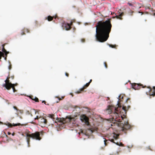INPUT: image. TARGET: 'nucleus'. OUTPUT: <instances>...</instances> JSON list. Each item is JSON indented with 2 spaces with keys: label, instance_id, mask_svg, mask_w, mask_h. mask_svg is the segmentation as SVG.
I'll list each match as a JSON object with an SVG mask.
<instances>
[{
  "label": "nucleus",
  "instance_id": "obj_14",
  "mask_svg": "<svg viewBox=\"0 0 155 155\" xmlns=\"http://www.w3.org/2000/svg\"><path fill=\"white\" fill-rule=\"evenodd\" d=\"M23 124H21L20 123H18V124H13V125H12L11 123L8 124V126L10 127H12L13 126H23Z\"/></svg>",
  "mask_w": 155,
  "mask_h": 155
},
{
  "label": "nucleus",
  "instance_id": "obj_36",
  "mask_svg": "<svg viewBox=\"0 0 155 155\" xmlns=\"http://www.w3.org/2000/svg\"><path fill=\"white\" fill-rule=\"evenodd\" d=\"M107 141V140L105 139L104 140V144L105 145V146L106 145V142Z\"/></svg>",
  "mask_w": 155,
  "mask_h": 155
},
{
  "label": "nucleus",
  "instance_id": "obj_33",
  "mask_svg": "<svg viewBox=\"0 0 155 155\" xmlns=\"http://www.w3.org/2000/svg\"><path fill=\"white\" fill-rule=\"evenodd\" d=\"M152 14L153 15H155V10L153 11Z\"/></svg>",
  "mask_w": 155,
  "mask_h": 155
},
{
  "label": "nucleus",
  "instance_id": "obj_6",
  "mask_svg": "<svg viewBox=\"0 0 155 155\" xmlns=\"http://www.w3.org/2000/svg\"><path fill=\"white\" fill-rule=\"evenodd\" d=\"M10 77L8 76L7 77V79L5 81V84L3 85V87H5L8 90H9L11 88V85H12L13 84L10 82L9 79Z\"/></svg>",
  "mask_w": 155,
  "mask_h": 155
},
{
  "label": "nucleus",
  "instance_id": "obj_44",
  "mask_svg": "<svg viewBox=\"0 0 155 155\" xmlns=\"http://www.w3.org/2000/svg\"><path fill=\"white\" fill-rule=\"evenodd\" d=\"M14 134H15L14 133H13L12 134V136H14Z\"/></svg>",
  "mask_w": 155,
  "mask_h": 155
},
{
  "label": "nucleus",
  "instance_id": "obj_29",
  "mask_svg": "<svg viewBox=\"0 0 155 155\" xmlns=\"http://www.w3.org/2000/svg\"><path fill=\"white\" fill-rule=\"evenodd\" d=\"M12 68V65L10 63L9 64V65L8 66V69L9 70H10Z\"/></svg>",
  "mask_w": 155,
  "mask_h": 155
},
{
  "label": "nucleus",
  "instance_id": "obj_5",
  "mask_svg": "<svg viewBox=\"0 0 155 155\" xmlns=\"http://www.w3.org/2000/svg\"><path fill=\"white\" fill-rule=\"evenodd\" d=\"M35 120H38L39 123L41 125H46L47 124V120L45 118L40 116H37L35 118Z\"/></svg>",
  "mask_w": 155,
  "mask_h": 155
},
{
  "label": "nucleus",
  "instance_id": "obj_37",
  "mask_svg": "<svg viewBox=\"0 0 155 155\" xmlns=\"http://www.w3.org/2000/svg\"><path fill=\"white\" fill-rule=\"evenodd\" d=\"M153 88L154 90V91H153L152 92H155V86L153 87Z\"/></svg>",
  "mask_w": 155,
  "mask_h": 155
},
{
  "label": "nucleus",
  "instance_id": "obj_48",
  "mask_svg": "<svg viewBox=\"0 0 155 155\" xmlns=\"http://www.w3.org/2000/svg\"><path fill=\"white\" fill-rule=\"evenodd\" d=\"M119 108H121V107H120Z\"/></svg>",
  "mask_w": 155,
  "mask_h": 155
},
{
  "label": "nucleus",
  "instance_id": "obj_43",
  "mask_svg": "<svg viewBox=\"0 0 155 155\" xmlns=\"http://www.w3.org/2000/svg\"><path fill=\"white\" fill-rule=\"evenodd\" d=\"M130 106H128L127 109H129V108H130Z\"/></svg>",
  "mask_w": 155,
  "mask_h": 155
},
{
  "label": "nucleus",
  "instance_id": "obj_3",
  "mask_svg": "<svg viewBox=\"0 0 155 155\" xmlns=\"http://www.w3.org/2000/svg\"><path fill=\"white\" fill-rule=\"evenodd\" d=\"M40 133L42 135L43 134V132L42 131ZM26 137H27V142L28 145L30 142V137L32 138L33 139L38 140H40L41 139V138L40 137V132L38 131L36 132L31 134L26 133Z\"/></svg>",
  "mask_w": 155,
  "mask_h": 155
},
{
  "label": "nucleus",
  "instance_id": "obj_16",
  "mask_svg": "<svg viewBox=\"0 0 155 155\" xmlns=\"http://www.w3.org/2000/svg\"><path fill=\"white\" fill-rule=\"evenodd\" d=\"M25 32L27 33L29 32V30L27 28H24L23 30L22 31L21 33V35H23L25 34Z\"/></svg>",
  "mask_w": 155,
  "mask_h": 155
},
{
  "label": "nucleus",
  "instance_id": "obj_30",
  "mask_svg": "<svg viewBox=\"0 0 155 155\" xmlns=\"http://www.w3.org/2000/svg\"><path fill=\"white\" fill-rule=\"evenodd\" d=\"M116 144H117V145H120L119 144V143H116ZM120 145L123 146V144L122 143H120Z\"/></svg>",
  "mask_w": 155,
  "mask_h": 155
},
{
  "label": "nucleus",
  "instance_id": "obj_4",
  "mask_svg": "<svg viewBox=\"0 0 155 155\" xmlns=\"http://www.w3.org/2000/svg\"><path fill=\"white\" fill-rule=\"evenodd\" d=\"M58 121L59 122L62 123L63 124L67 123H72L74 124L75 121V119L74 117L69 116L66 117L65 118H58Z\"/></svg>",
  "mask_w": 155,
  "mask_h": 155
},
{
  "label": "nucleus",
  "instance_id": "obj_10",
  "mask_svg": "<svg viewBox=\"0 0 155 155\" xmlns=\"http://www.w3.org/2000/svg\"><path fill=\"white\" fill-rule=\"evenodd\" d=\"M62 26L63 29L65 28L66 30H69L71 28L69 24L66 23L64 22L62 23Z\"/></svg>",
  "mask_w": 155,
  "mask_h": 155
},
{
  "label": "nucleus",
  "instance_id": "obj_31",
  "mask_svg": "<svg viewBox=\"0 0 155 155\" xmlns=\"http://www.w3.org/2000/svg\"><path fill=\"white\" fill-rule=\"evenodd\" d=\"M81 41L82 42H84L85 41V40L84 39L82 38L81 39Z\"/></svg>",
  "mask_w": 155,
  "mask_h": 155
},
{
  "label": "nucleus",
  "instance_id": "obj_21",
  "mask_svg": "<svg viewBox=\"0 0 155 155\" xmlns=\"http://www.w3.org/2000/svg\"><path fill=\"white\" fill-rule=\"evenodd\" d=\"M2 57H4V54L3 52L0 51V59Z\"/></svg>",
  "mask_w": 155,
  "mask_h": 155
},
{
  "label": "nucleus",
  "instance_id": "obj_23",
  "mask_svg": "<svg viewBox=\"0 0 155 155\" xmlns=\"http://www.w3.org/2000/svg\"><path fill=\"white\" fill-rule=\"evenodd\" d=\"M114 134L115 135H114V136H113V137L116 140L118 138V137L119 136V135H117V134Z\"/></svg>",
  "mask_w": 155,
  "mask_h": 155
},
{
  "label": "nucleus",
  "instance_id": "obj_25",
  "mask_svg": "<svg viewBox=\"0 0 155 155\" xmlns=\"http://www.w3.org/2000/svg\"><path fill=\"white\" fill-rule=\"evenodd\" d=\"M134 3H130L129 2H128L127 3V4L129 5V6H133V4Z\"/></svg>",
  "mask_w": 155,
  "mask_h": 155
},
{
  "label": "nucleus",
  "instance_id": "obj_42",
  "mask_svg": "<svg viewBox=\"0 0 155 155\" xmlns=\"http://www.w3.org/2000/svg\"><path fill=\"white\" fill-rule=\"evenodd\" d=\"M140 13H141V15H142L143 14V13L142 12H141Z\"/></svg>",
  "mask_w": 155,
  "mask_h": 155
},
{
  "label": "nucleus",
  "instance_id": "obj_24",
  "mask_svg": "<svg viewBox=\"0 0 155 155\" xmlns=\"http://www.w3.org/2000/svg\"><path fill=\"white\" fill-rule=\"evenodd\" d=\"M34 101H35V102H38L39 101L38 99V98L35 97L34 98Z\"/></svg>",
  "mask_w": 155,
  "mask_h": 155
},
{
  "label": "nucleus",
  "instance_id": "obj_47",
  "mask_svg": "<svg viewBox=\"0 0 155 155\" xmlns=\"http://www.w3.org/2000/svg\"><path fill=\"white\" fill-rule=\"evenodd\" d=\"M8 134H10V133H8Z\"/></svg>",
  "mask_w": 155,
  "mask_h": 155
},
{
  "label": "nucleus",
  "instance_id": "obj_20",
  "mask_svg": "<svg viewBox=\"0 0 155 155\" xmlns=\"http://www.w3.org/2000/svg\"><path fill=\"white\" fill-rule=\"evenodd\" d=\"M48 117L51 118L52 119L54 120V114H49L48 115Z\"/></svg>",
  "mask_w": 155,
  "mask_h": 155
},
{
  "label": "nucleus",
  "instance_id": "obj_1",
  "mask_svg": "<svg viewBox=\"0 0 155 155\" xmlns=\"http://www.w3.org/2000/svg\"><path fill=\"white\" fill-rule=\"evenodd\" d=\"M122 108L124 112L123 115L121 111H119L118 108H116L112 105H109L107 111L109 114H112V120L115 121L117 125L120 127L123 131H125L130 129L131 126L129 124L125 115L127 110L126 107L123 106Z\"/></svg>",
  "mask_w": 155,
  "mask_h": 155
},
{
  "label": "nucleus",
  "instance_id": "obj_7",
  "mask_svg": "<svg viewBox=\"0 0 155 155\" xmlns=\"http://www.w3.org/2000/svg\"><path fill=\"white\" fill-rule=\"evenodd\" d=\"M132 87L135 90H139L141 87L142 88L147 87L146 86H143L142 84H136L134 83L132 84Z\"/></svg>",
  "mask_w": 155,
  "mask_h": 155
},
{
  "label": "nucleus",
  "instance_id": "obj_39",
  "mask_svg": "<svg viewBox=\"0 0 155 155\" xmlns=\"http://www.w3.org/2000/svg\"><path fill=\"white\" fill-rule=\"evenodd\" d=\"M73 24V22L72 21H71V23L70 24H69L70 25H71V26Z\"/></svg>",
  "mask_w": 155,
  "mask_h": 155
},
{
  "label": "nucleus",
  "instance_id": "obj_9",
  "mask_svg": "<svg viewBox=\"0 0 155 155\" xmlns=\"http://www.w3.org/2000/svg\"><path fill=\"white\" fill-rule=\"evenodd\" d=\"M92 80L91 79L90 80V81L87 83H86L83 87L80 89L79 90L77 91L76 93L78 94L80 93L81 91H83L90 84V83L91 82Z\"/></svg>",
  "mask_w": 155,
  "mask_h": 155
},
{
  "label": "nucleus",
  "instance_id": "obj_46",
  "mask_svg": "<svg viewBox=\"0 0 155 155\" xmlns=\"http://www.w3.org/2000/svg\"><path fill=\"white\" fill-rule=\"evenodd\" d=\"M56 102H57V103H58V101H56Z\"/></svg>",
  "mask_w": 155,
  "mask_h": 155
},
{
  "label": "nucleus",
  "instance_id": "obj_12",
  "mask_svg": "<svg viewBox=\"0 0 155 155\" xmlns=\"http://www.w3.org/2000/svg\"><path fill=\"white\" fill-rule=\"evenodd\" d=\"M147 87L149 89V95L150 96H152L153 97L155 96V92H152V89L150 87Z\"/></svg>",
  "mask_w": 155,
  "mask_h": 155
},
{
  "label": "nucleus",
  "instance_id": "obj_15",
  "mask_svg": "<svg viewBox=\"0 0 155 155\" xmlns=\"http://www.w3.org/2000/svg\"><path fill=\"white\" fill-rule=\"evenodd\" d=\"M53 18H54L55 19H56L57 18H58V16H55L54 17H52L51 16H48L47 19L48 21H50L53 20Z\"/></svg>",
  "mask_w": 155,
  "mask_h": 155
},
{
  "label": "nucleus",
  "instance_id": "obj_26",
  "mask_svg": "<svg viewBox=\"0 0 155 155\" xmlns=\"http://www.w3.org/2000/svg\"><path fill=\"white\" fill-rule=\"evenodd\" d=\"M104 64L105 66V67L106 68H107V63L106 62H104Z\"/></svg>",
  "mask_w": 155,
  "mask_h": 155
},
{
  "label": "nucleus",
  "instance_id": "obj_11",
  "mask_svg": "<svg viewBox=\"0 0 155 155\" xmlns=\"http://www.w3.org/2000/svg\"><path fill=\"white\" fill-rule=\"evenodd\" d=\"M5 44H4L2 45V51L3 52L5 53V56H7V54L9 53V52L7 51L4 48V47L5 45Z\"/></svg>",
  "mask_w": 155,
  "mask_h": 155
},
{
  "label": "nucleus",
  "instance_id": "obj_34",
  "mask_svg": "<svg viewBox=\"0 0 155 155\" xmlns=\"http://www.w3.org/2000/svg\"><path fill=\"white\" fill-rule=\"evenodd\" d=\"M65 74L66 75V76H67V77H68L69 76V74L67 73H65Z\"/></svg>",
  "mask_w": 155,
  "mask_h": 155
},
{
  "label": "nucleus",
  "instance_id": "obj_41",
  "mask_svg": "<svg viewBox=\"0 0 155 155\" xmlns=\"http://www.w3.org/2000/svg\"><path fill=\"white\" fill-rule=\"evenodd\" d=\"M7 56H5V60H6L7 59Z\"/></svg>",
  "mask_w": 155,
  "mask_h": 155
},
{
  "label": "nucleus",
  "instance_id": "obj_28",
  "mask_svg": "<svg viewBox=\"0 0 155 155\" xmlns=\"http://www.w3.org/2000/svg\"><path fill=\"white\" fill-rule=\"evenodd\" d=\"M13 108L15 109V110L16 111H17L18 110V108L15 106H14L13 107Z\"/></svg>",
  "mask_w": 155,
  "mask_h": 155
},
{
  "label": "nucleus",
  "instance_id": "obj_2",
  "mask_svg": "<svg viewBox=\"0 0 155 155\" xmlns=\"http://www.w3.org/2000/svg\"><path fill=\"white\" fill-rule=\"evenodd\" d=\"M96 38L97 40L100 42H104L107 40L109 37L112 28L110 19L104 21H100L96 25Z\"/></svg>",
  "mask_w": 155,
  "mask_h": 155
},
{
  "label": "nucleus",
  "instance_id": "obj_13",
  "mask_svg": "<svg viewBox=\"0 0 155 155\" xmlns=\"http://www.w3.org/2000/svg\"><path fill=\"white\" fill-rule=\"evenodd\" d=\"M124 13L122 12L119 15H116V16H115L113 17V18H116L117 19H122V16L124 15Z\"/></svg>",
  "mask_w": 155,
  "mask_h": 155
},
{
  "label": "nucleus",
  "instance_id": "obj_8",
  "mask_svg": "<svg viewBox=\"0 0 155 155\" xmlns=\"http://www.w3.org/2000/svg\"><path fill=\"white\" fill-rule=\"evenodd\" d=\"M81 120L83 122H85L87 125H89V118L85 115H82L81 116Z\"/></svg>",
  "mask_w": 155,
  "mask_h": 155
},
{
  "label": "nucleus",
  "instance_id": "obj_40",
  "mask_svg": "<svg viewBox=\"0 0 155 155\" xmlns=\"http://www.w3.org/2000/svg\"><path fill=\"white\" fill-rule=\"evenodd\" d=\"M11 78H12V79H13L14 78V76H11Z\"/></svg>",
  "mask_w": 155,
  "mask_h": 155
},
{
  "label": "nucleus",
  "instance_id": "obj_35",
  "mask_svg": "<svg viewBox=\"0 0 155 155\" xmlns=\"http://www.w3.org/2000/svg\"><path fill=\"white\" fill-rule=\"evenodd\" d=\"M110 141H111V142H113V143H115L114 142V139H111V140H110Z\"/></svg>",
  "mask_w": 155,
  "mask_h": 155
},
{
  "label": "nucleus",
  "instance_id": "obj_45",
  "mask_svg": "<svg viewBox=\"0 0 155 155\" xmlns=\"http://www.w3.org/2000/svg\"><path fill=\"white\" fill-rule=\"evenodd\" d=\"M141 12H140V11L138 12L139 13H140Z\"/></svg>",
  "mask_w": 155,
  "mask_h": 155
},
{
  "label": "nucleus",
  "instance_id": "obj_27",
  "mask_svg": "<svg viewBox=\"0 0 155 155\" xmlns=\"http://www.w3.org/2000/svg\"><path fill=\"white\" fill-rule=\"evenodd\" d=\"M35 97L33 96H30V98L32 100H34V98Z\"/></svg>",
  "mask_w": 155,
  "mask_h": 155
},
{
  "label": "nucleus",
  "instance_id": "obj_19",
  "mask_svg": "<svg viewBox=\"0 0 155 155\" xmlns=\"http://www.w3.org/2000/svg\"><path fill=\"white\" fill-rule=\"evenodd\" d=\"M134 13V12L133 11H132L131 10H130L129 11L128 13L129 15L130 16H132L133 15V13Z\"/></svg>",
  "mask_w": 155,
  "mask_h": 155
},
{
  "label": "nucleus",
  "instance_id": "obj_38",
  "mask_svg": "<svg viewBox=\"0 0 155 155\" xmlns=\"http://www.w3.org/2000/svg\"><path fill=\"white\" fill-rule=\"evenodd\" d=\"M42 103H44L45 104H46V102H45V101H42Z\"/></svg>",
  "mask_w": 155,
  "mask_h": 155
},
{
  "label": "nucleus",
  "instance_id": "obj_17",
  "mask_svg": "<svg viewBox=\"0 0 155 155\" xmlns=\"http://www.w3.org/2000/svg\"><path fill=\"white\" fill-rule=\"evenodd\" d=\"M23 113V110H19L18 109V110L16 111V114H17L18 115L19 113L22 114Z\"/></svg>",
  "mask_w": 155,
  "mask_h": 155
},
{
  "label": "nucleus",
  "instance_id": "obj_22",
  "mask_svg": "<svg viewBox=\"0 0 155 155\" xmlns=\"http://www.w3.org/2000/svg\"><path fill=\"white\" fill-rule=\"evenodd\" d=\"M55 97L58 98L59 101H60L64 98V96H62L61 97Z\"/></svg>",
  "mask_w": 155,
  "mask_h": 155
},
{
  "label": "nucleus",
  "instance_id": "obj_32",
  "mask_svg": "<svg viewBox=\"0 0 155 155\" xmlns=\"http://www.w3.org/2000/svg\"><path fill=\"white\" fill-rule=\"evenodd\" d=\"M109 46H110V47H111V48H114V46L113 45H109Z\"/></svg>",
  "mask_w": 155,
  "mask_h": 155
},
{
  "label": "nucleus",
  "instance_id": "obj_18",
  "mask_svg": "<svg viewBox=\"0 0 155 155\" xmlns=\"http://www.w3.org/2000/svg\"><path fill=\"white\" fill-rule=\"evenodd\" d=\"M15 85L14 84H13L12 85H11V88H12L14 92H15L16 91V89L15 87Z\"/></svg>",
  "mask_w": 155,
  "mask_h": 155
}]
</instances>
